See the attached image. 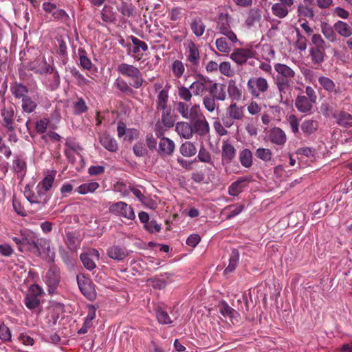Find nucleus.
Returning a JSON list of instances; mask_svg holds the SVG:
<instances>
[{
	"mask_svg": "<svg viewBox=\"0 0 352 352\" xmlns=\"http://www.w3.org/2000/svg\"><path fill=\"white\" fill-rule=\"evenodd\" d=\"M175 109L184 119L190 121L193 134L204 137L209 133L210 126L199 104H188L184 102H177Z\"/></svg>",
	"mask_w": 352,
	"mask_h": 352,
	"instance_id": "f257e3e1",
	"label": "nucleus"
},
{
	"mask_svg": "<svg viewBox=\"0 0 352 352\" xmlns=\"http://www.w3.org/2000/svg\"><path fill=\"white\" fill-rule=\"evenodd\" d=\"M274 69L277 72L275 84L282 98L283 94L292 89L296 74L292 68L283 63H276Z\"/></svg>",
	"mask_w": 352,
	"mask_h": 352,
	"instance_id": "f03ea898",
	"label": "nucleus"
},
{
	"mask_svg": "<svg viewBox=\"0 0 352 352\" xmlns=\"http://www.w3.org/2000/svg\"><path fill=\"white\" fill-rule=\"evenodd\" d=\"M247 88L253 98H261L269 90L270 84L264 77H253L248 80Z\"/></svg>",
	"mask_w": 352,
	"mask_h": 352,
	"instance_id": "7ed1b4c3",
	"label": "nucleus"
},
{
	"mask_svg": "<svg viewBox=\"0 0 352 352\" xmlns=\"http://www.w3.org/2000/svg\"><path fill=\"white\" fill-rule=\"evenodd\" d=\"M44 292L42 288L33 284L30 286L28 293L24 298V304L30 310H35L39 307L41 304V298Z\"/></svg>",
	"mask_w": 352,
	"mask_h": 352,
	"instance_id": "20e7f679",
	"label": "nucleus"
},
{
	"mask_svg": "<svg viewBox=\"0 0 352 352\" xmlns=\"http://www.w3.org/2000/svg\"><path fill=\"white\" fill-rule=\"evenodd\" d=\"M24 195L31 204L38 205L41 209L49 201V196L44 193L41 190L36 187L35 191L32 190L30 186H26L24 190Z\"/></svg>",
	"mask_w": 352,
	"mask_h": 352,
	"instance_id": "39448f33",
	"label": "nucleus"
},
{
	"mask_svg": "<svg viewBox=\"0 0 352 352\" xmlns=\"http://www.w3.org/2000/svg\"><path fill=\"white\" fill-rule=\"evenodd\" d=\"M217 30H218L221 34L225 35L232 43H236L238 41L236 35L230 29V16L228 14L221 13L219 15Z\"/></svg>",
	"mask_w": 352,
	"mask_h": 352,
	"instance_id": "423d86ee",
	"label": "nucleus"
},
{
	"mask_svg": "<svg viewBox=\"0 0 352 352\" xmlns=\"http://www.w3.org/2000/svg\"><path fill=\"white\" fill-rule=\"evenodd\" d=\"M76 279L83 296L89 300H94L96 297V292L91 280L83 274L77 275Z\"/></svg>",
	"mask_w": 352,
	"mask_h": 352,
	"instance_id": "0eeeda50",
	"label": "nucleus"
},
{
	"mask_svg": "<svg viewBox=\"0 0 352 352\" xmlns=\"http://www.w3.org/2000/svg\"><path fill=\"white\" fill-rule=\"evenodd\" d=\"M109 212L116 215H118L126 219L133 220L135 215L133 208L123 201H118L112 204L109 206Z\"/></svg>",
	"mask_w": 352,
	"mask_h": 352,
	"instance_id": "6e6552de",
	"label": "nucleus"
},
{
	"mask_svg": "<svg viewBox=\"0 0 352 352\" xmlns=\"http://www.w3.org/2000/svg\"><path fill=\"white\" fill-rule=\"evenodd\" d=\"M211 80L209 78L199 75L197 80L190 85V89L194 96H203L206 91L208 92Z\"/></svg>",
	"mask_w": 352,
	"mask_h": 352,
	"instance_id": "1a4fd4ad",
	"label": "nucleus"
},
{
	"mask_svg": "<svg viewBox=\"0 0 352 352\" xmlns=\"http://www.w3.org/2000/svg\"><path fill=\"white\" fill-rule=\"evenodd\" d=\"M315 6L314 0H302L297 8V14L300 18L314 19L315 13L314 8Z\"/></svg>",
	"mask_w": 352,
	"mask_h": 352,
	"instance_id": "9d476101",
	"label": "nucleus"
},
{
	"mask_svg": "<svg viewBox=\"0 0 352 352\" xmlns=\"http://www.w3.org/2000/svg\"><path fill=\"white\" fill-rule=\"evenodd\" d=\"M175 150L174 142L168 138H162L158 142L157 153L162 157L172 156Z\"/></svg>",
	"mask_w": 352,
	"mask_h": 352,
	"instance_id": "9b49d317",
	"label": "nucleus"
},
{
	"mask_svg": "<svg viewBox=\"0 0 352 352\" xmlns=\"http://www.w3.org/2000/svg\"><path fill=\"white\" fill-rule=\"evenodd\" d=\"M254 53L252 50L248 48L236 49L230 56V58L237 65H242L245 64L249 58L254 56Z\"/></svg>",
	"mask_w": 352,
	"mask_h": 352,
	"instance_id": "f8f14e48",
	"label": "nucleus"
},
{
	"mask_svg": "<svg viewBox=\"0 0 352 352\" xmlns=\"http://www.w3.org/2000/svg\"><path fill=\"white\" fill-rule=\"evenodd\" d=\"M60 281L59 270L56 267H52L45 275V283L47 285L50 294H52L56 289Z\"/></svg>",
	"mask_w": 352,
	"mask_h": 352,
	"instance_id": "ddd939ff",
	"label": "nucleus"
},
{
	"mask_svg": "<svg viewBox=\"0 0 352 352\" xmlns=\"http://www.w3.org/2000/svg\"><path fill=\"white\" fill-rule=\"evenodd\" d=\"M270 142L278 146H283L287 141V135L283 130L279 127H274L268 132Z\"/></svg>",
	"mask_w": 352,
	"mask_h": 352,
	"instance_id": "4468645a",
	"label": "nucleus"
},
{
	"mask_svg": "<svg viewBox=\"0 0 352 352\" xmlns=\"http://www.w3.org/2000/svg\"><path fill=\"white\" fill-rule=\"evenodd\" d=\"M2 121L1 124L7 130H12L14 122V109L13 106L5 107L1 111Z\"/></svg>",
	"mask_w": 352,
	"mask_h": 352,
	"instance_id": "2eb2a0df",
	"label": "nucleus"
},
{
	"mask_svg": "<svg viewBox=\"0 0 352 352\" xmlns=\"http://www.w3.org/2000/svg\"><path fill=\"white\" fill-rule=\"evenodd\" d=\"M315 103V102L302 95H298L295 100L296 108L299 112L303 113H310Z\"/></svg>",
	"mask_w": 352,
	"mask_h": 352,
	"instance_id": "dca6fc26",
	"label": "nucleus"
},
{
	"mask_svg": "<svg viewBox=\"0 0 352 352\" xmlns=\"http://www.w3.org/2000/svg\"><path fill=\"white\" fill-rule=\"evenodd\" d=\"M187 50V61H188L192 66H198L201 59L198 47L194 42L190 41L188 44Z\"/></svg>",
	"mask_w": 352,
	"mask_h": 352,
	"instance_id": "f3484780",
	"label": "nucleus"
},
{
	"mask_svg": "<svg viewBox=\"0 0 352 352\" xmlns=\"http://www.w3.org/2000/svg\"><path fill=\"white\" fill-rule=\"evenodd\" d=\"M236 151L234 146L227 142H223L221 151V160L222 163L229 164L236 157Z\"/></svg>",
	"mask_w": 352,
	"mask_h": 352,
	"instance_id": "a211bd4d",
	"label": "nucleus"
},
{
	"mask_svg": "<svg viewBox=\"0 0 352 352\" xmlns=\"http://www.w3.org/2000/svg\"><path fill=\"white\" fill-rule=\"evenodd\" d=\"M208 93L217 100L223 101L226 98V91L225 85L214 82L211 80Z\"/></svg>",
	"mask_w": 352,
	"mask_h": 352,
	"instance_id": "6ab92c4d",
	"label": "nucleus"
},
{
	"mask_svg": "<svg viewBox=\"0 0 352 352\" xmlns=\"http://www.w3.org/2000/svg\"><path fill=\"white\" fill-rule=\"evenodd\" d=\"M107 255L113 260L122 261L128 255V251L122 245H113L108 248Z\"/></svg>",
	"mask_w": 352,
	"mask_h": 352,
	"instance_id": "aec40b11",
	"label": "nucleus"
},
{
	"mask_svg": "<svg viewBox=\"0 0 352 352\" xmlns=\"http://www.w3.org/2000/svg\"><path fill=\"white\" fill-rule=\"evenodd\" d=\"M100 144L107 151L115 153L118 150L117 141L107 133H102L99 138Z\"/></svg>",
	"mask_w": 352,
	"mask_h": 352,
	"instance_id": "412c9836",
	"label": "nucleus"
},
{
	"mask_svg": "<svg viewBox=\"0 0 352 352\" xmlns=\"http://www.w3.org/2000/svg\"><path fill=\"white\" fill-rule=\"evenodd\" d=\"M219 311L224 317H228L232 322L237 321L239 316V313L232 309L226 301H221L219 305Z\"/></svg>",
	"mask_w": 352,
	"mask_h": 352,
	"instance_id": "4be33fe9",
	"label": "nucleus"
},
{
	"mask_svg": "<svg viewBox=\"0 0 352 352\" xmlns=\"http://www.w3.org/2000/svg\"><path fill=\"white\" fill-rule=\"evenodd\" d=\"M95 256L97 259L99 258L100 254L98 250L93 249L89 253H82L80 254V260L83 263L85 267L88 270H92L96 267V263L92 260L90 256Z\"/></svg>",
	"mask_w": 352,
	"mask_h": 352,
	"instance_id": "5701e85b",
	"label": "nucleus"
},
{
	"mask_svg": "<svg viewBox=\"0 0 352 352\" xmlns=\"http://www.w3.org/2000/svg\"><path fill=\"white\" fill-rule=\"evenodd\" d=\"M249 179L246 177H241L236 182L232 183L228 187V194L230 196L236 197L239 195L245 186V183Z\"/></svg>",
	"mask_w": 352,
	"mask_h": 352,
	"instance_id": "b1692460",
	"label": "nucleus"
},
{
	"mask_svg": "<svg viewBox=\"0 0 352 352\" xmlns=\"http://www.w3.org/2000/svg\"><path fill=\"white\" fill-rule=\"evenodd\" d=\"M175 131L182 138L190 139L193 136L192 125L187 122H179L176 124Z\"/></svg>",
	"mask_w": 352,
	"mask_h": 352,
	"instance_id": "393cba45",
	"label": "nucleus"
},
{
	"mask_svg": "<svg viewBox=\"0 0 352 352\" xmlns=\"http://www.w3.org/2000/svg\"><path fill=\"white\" fill-rule=\"evenodd\" d=\"M333 118H336V123L343 128H349L352 126V115L346 111H341L334 114Z\"/></svg>",
	"mask_w": 352,
	"mask_h": 352,
	"instance_id": "a878e982",
	"label": "nucleus"
},
{
	"mask_svg": "<svg viewBox=\"0 0 352 352\" xmlns=\"http://www.w3.org/2000/svg\"><path fill=\"white\" fill-rule=\"evenodd\" d=\"M318 82L320 86L329 93H333L334 94H338L340 93L339 87L336 86L335 82L328 77H319Z\"/></svg>",
	"mask_w": 352,
	"mask_h": 352,
	"instance_id": "bb28decb",
	"label": "nucleus"
},
{
	"mask_svg": "<svg viewBox=\"0 0 352 352\" xmlns=\"http://www.w3.org/2000/svg\"><path fill=\"white\" fill-rule=\"evenodd\" d=\"M226 113L234 120H241L244 117V107L239 106L236 102L231 103L227 107Z\"/></svg>",
	"mask_w": 352,
	"mask_h": 352,
	"instance_id": "cd10ccee",
	"label": "nucleus"
},
{
	"mask_svg": "<svg viewBox=\"0 0 352 352\" xmlns=\"http://www.w3.org/2000/svg\"><path fill=\"white\" fill-rule=\"evenodd\" d=\"M37 248L41 256L48 261L54 260L55 253L51 250L49 243H34Z\"/></svg>",
	"mask_w": 352,
	"mask_h": 352,
	"instance_id": "c85d7f7f",
	"label": "nucleus"
},
{
	"mask_svg": "<svg viewBox=\"0 0 352 352\" xmlns=\"http://www.w3.org/2000/svg\"><path fill=\"white\" fill-rule=\"evenodd\" d=\"M300 128L305 136H309L317 131L318 122L313 119H306L302 122Z\"/></svg>",
	"mask_w": 352,
	"mask_h": 352,
	"instance_id": "c756f323",
	"label": "nucleus"
},
{
	"mask_svg": "<svg viewBox=\"0 0 352 352\" xmlns=\"http://www.w3.org/2000/svg\"><path fill=\"white\" fill-rule=\"evenodd\" d=\"M10 91L12 95L18 99L23 100V98L28 97L27 95L29 89L28 88L19 82H14L10 87Z\"/></svg>",
	"mask_w": 352,
	"mask_h": 352,
	"instance_id": "7c9ffc66",
	"label": "nucleus"
},
{
	"mask_svg": "<svg viewBox=\"0 0 352 352\" xmlns=\"http://www.w3.org/2000/svg\"><path fill=\"white\" fill-rule=\"evenodd\" d=\"M261 19V10L257 8H252L249 11L248 14V16L245 20V25L248 28H250L254 26L256 24L258 23Z\"/></svg>",
	"mask_w": 352,
	"mask_h": 352,
	"instance_id": "2f4dec72",
	"label": "nucleus"
},
{
	"mask_svg": "<svg viewBox=\"0 0 352 352\" xmlns=\"http://www.w3.org/2000/svg\"><path fill=\"white\" fill-rule=\"evenodd\" d=\"M113 86L120 92L127 96H131L135 93L133 89V87L130 85V83L128 84V82L122 78H118L115 80Z\"/></svg>",
	"mask_w": 352,
	"mask_h": 352,
	"instance_id": "473e14b6",
	"label": "nucleus"
},
{
	"mask_svg": "<svg viewBox=\"0 0 352 352\" xmlns=\"http://www.w3.org/2000/svg\"><path fill=\"white\" fill-rule=\"evenodd\" d=\"M324 49L311 47L309 49V56L312 63L316 65H321L324 60Z\"/></svg>",
	"mask_w": 352,
	"mask_h": 352,
	"instance_id": "72a5a7b5",
	"label": "nucleus"
},
{
	"mask_svg": "<svg viewBox=\"0 0 352 352\" xmlns=\"http://www.w3.org/2000/svg\"><path fill=\"white\" fill-rule=\"evenodd\" d=\"M239 160L242 166L250 168L253 164V156L251 151L243 148L239 152Z\"/></svg>",
	"mask_w": 352,
	"mask_h": 352,
	"instance_id": "f704fd0d",
	"label": "nucleus"
},
{
	"mask_svg": "<svg viewBox=\"0 0 352 352\" xmlns=\"http://www.w3.org/2000/svg\"><path fill=\"white\" fill-rule=\"evenodd\" d=\"M78 54L79 56L80 66L84 69L90 71L94 67V64L87 56V53L85 50L82 47L78 48Z\"/></svg>",
	"mask_w": 352,
	"mask_h": 352,
	"instance_id": "c9c22d12",
	"label": "nucleus"
},
{
	"mask_svg": "<svg viewBox=\"0 0 352 352\" xmlns=\"http://www.w3.org/2000/svg\"><path fill=\"white\" fill-rule=\"evenodd\" d=\"M333 28L340 36L349 37L352 35V28L342 21H338L333 25Z\"/></svg>",
	"mask_w": 352,
	"mask_h": 352,
	"instance_id": "e433bc0d",
	"label": "nucleus"
},
{
	"mask_svg": "<svg viewBox=\"0 0 352 352\" xmlns=\"http://www.w3.org/2000/svg\"><path fill=\"white\" fill-rule=\"evenodd\" d=\"M45 83L47 88L50 91L57 89L60 83V78L58 72H55L53 74L49 75L45 79Z\"/></svg>",
	"mask_w": 352,
	"mask_h": 352,
	"instance_id": "4c0bfd02",
	"label": "nucleus"
},
{
	"mask_svg": "<svg viewBox=\"0 0 352 352\" xmlns=\"http://www.w3.org/2000/svg\"><path fill=\"white\" fill-rule=\"evenodd\" d=\"M116 70L120 75L125 78H128L129 76L133 75L140 69L133 65L122 63L118 65Z\"/></svg>",
	"mask_w": 352,
	"mask_h": 352,
	"instance_id": "58836bf2",
	"label": "nucleus"
},
{
	"mask_svg": "<svg viewBox=\"0 0 352 352\" xmlns=\"http://www.w3.org/2000/svg\"><path fill=\"white\" fill-rule=\"evenodd\" d=\"M239 261V253L237 250H232L230 258H229V264L227 267L224 270V273L228 274L229 273L233 272L236 266L238 265Z\"/></svg>",
	"mask_w": 352,
	"mask_h": 352,
	"instance_id": "ea45409f",
	"label": "nucleus"
},
{
	"mask_svg": "<svg viewBox=\"0 0 352 352\" xmlns=\"http://www.w3.org/2000/svg\"><path fill=\"white\" fill-rule=\"evenodd\" d=\"M161 120H159L161 124H163L165 128H171L175 124V118L171 113L170 108L162 110Z\"/></svg>",
	"mask_w": 352,
	"mask_h": 352,
	"instance_id": "a19ab883",
	"label": "nucleus"
},
{
	"mask_svg": "<svg viewBox=\"0 0 352 352\" xmlns=\"http://www.w3.org/2000/svg\"><path fill=\"white\" fill-rule=\"evenodd\" d=\"M168 100V92L166 89H162L159 91L157 100H156V107L158 110H163L168 109L167 106Z\"/></svg>",
	"mask_w": 352,
	"mask_h": 352,
	"instance_id": "79ce46f5",
	"label": "nucleus"
},
{
	"mask_svg": "<svg viewBox=\"0 0 352 352\" xmlns=\"http://www.w3.org/2000/svg\"><path fill=\"white\" fill-rule=\"evenodd\" d=\"M55 178V174H49L46 175L36 187L41 190L44 193L47 194L48 190L52 188Z\"/></svg>",
	"mask_w": 352,
	"mask_h": 352,
	"instance_id": "37998d69",
	"label": "nucleus"
},
{
	"mask_svg": "<svg viewBox=\"0 0 352 352\" xmlns=\"http://www.w3.org/2000/svg\"><path fill=\"white\" fill-rule=\"evenodd\" d=\"M100 185L98 182H92L89 183H84L81 185H80L76 190V192H78L79 194L81 195H85L89 192H94L96 191Z\"/></svg>",
	"mask_w": 352,
	"mask_h": 352,
	"instance_id": "c03bdc74",
	"label": "nucleus"
},
{
	"mask_svg": "<svg viewBox=\"0 0 352 352\" xmlns=\"http://www.w3.org/2000/svg\"><path fill=\"white\" fill-rule=\"evenodd\" d=\"M127 78L131 80L130 85L135 89L140 88L145 82L140 70H138L133 75L129 76Z\"/></svg>",
	"mask_w": 352,
	"mask_h": 352,
	"instance_id": "a18cd8bd",
	"label": "nucleus"
},
{
	"mask_svg": "<svg viewBox=\"0 0 352 352\" xmlns=\"http://www.w3.org/2000/svg\"><path fill=\"white\" fill-rule=\"evenodd\" d=\"M289 7L276 3L272 6V12L273 14L278 18H285L289 13Z\"/></svg>",
	"mask_w": 352,
	"mask_h": 352,
	"instance_id": "49530a36",
	"label": "nucleus"
},
{
	"mask_svg": "<svg viewBox=\"0 0 352 352\" xmlns=\"http://www.w3.org/2000/svg\"><path fill=\"white\" fill-rule=\"evenodd\" d=\"M333 27H331L327 23L321 24V32L324 37L330 42L333 43L336 41V34L334 32Z\"/></svg>",
	"mask_w": 352,
	"mask_h": 352,
	"instance_id": "de8ad7c7",
	"label": "nucleus"
},
{
	"mask_svg": "<svg viewBox=\"0 0 352 352\" xmlns=\"http://www.w3.org/2000/svg\"><path fill=\"white\" fill-rule=\"evenodd\" d=\"M180 153L184 157H192L197 153V148L194 143L186 142L180 146Z\"/></svg>",
	"mask_w": 352,
	"mask_h": 352,
	"instance_id": "09e8293b",
	"label": "nucleus"
},
{
	"mask_svg": "<svg viewBox=\"0 0 352 352\" xmlns=\"http://www.w3.org/2000/svg\"><path fill=\"white\" fill-rule=\"evenodd\" d=\"M215 100L216 99L210 94L203 97V105L208 112L212 113L218 109L219 104L216 103Z\"/></svg>",
	"mask_w": 352,
	"mask_h": 352,
	"instance_id": "8fccbe9b",
	"label": "nucleus"
},
{
	"mask_svg": "<svg viewBox=\"0 0 352 352\" xmlns=\"http://www.w3.org/2000/svg\"><path fill=\"white\" fill-rule=\"evenodd\" d=\"M72 76L76 80V84L80 87L89 85L91 82L87 79L76 67L70 69Z\"/></svg>",
	"mask_w": 352,
	"mask_h": 352,
	"instance_id": "3c124183",
	"label": "nucleus"
},
{
	"mask_svg": "<svg viewBox=\"0 0 352 352\" xmlns=\"http://www.w3.org/2000/svg\"><path fill=\"white\" fill-rule=\"evenodd\" d=\"M177 94L179 98L184 100L183 102L186 104L191 101L193 96V94L190 90V87H186L185 86H180L177 88Z\"/></svg>",
	"mask_w": 352,
	"mask_h": 352,
	"instance_id": "603ef678",
	"label": "nucleus"
},
{
	"mask_svg": "<svg viewBox=\"0 0 352 352\" xmlns=\"http://www.w3.org/2000/svg\"><path fill=\"white\" fill-rule=\"evenodd\" d=\"M190 28L192 32L198 37L202 36L205 31V25L200 19H194L191 24Z\"/></svg>",
	"mask_w": 352,
	"mask_h": 352,
	"instance_id": "864d4df0",
	"label": "nucleus"
},
{
	"mask_svg": "<svg viewBox=\"0 0 352 352\" xmlns=\"http://www.w3.org/2000/svg\"><path fill=\"white\" fill-rule=\"evenodd\" d=\"M22 100V109L24 112L31 113L35 111L37 104L30 96L23 98Z\"/></svg>",
	"mask_w": 352,
	"mask_h": 352,
	"instance_id": "5fc2aeb1",
	"label": "nucleus"
},
{
	"mask_svg": "<svg viewBox=\"0 0 352 352\" xmlns=\"http://www.w3.org/2000/svg\"><path fill=\"white\" fill-rule=\"evenodd\" d=\"M255 156L265 162L271 161L273 153L269 148H258L255 151Z\"/></svg>",
	"mask_w": 352,
	"mask_h": 352,
	"instance_id": "6e6d98bb",
	"label": "nucleus"
},
{
	"mask_svg": "<svg viewBox=\"0 0 352 352\" xmlns=\"http://www.w3.org/2000/svg\"><path fill=\"white\" fill-rule=\"evenodd\" d=\"M228 92L232 100L238 102L241 100L242 91L234 83L228 85Z\"/></svg>",
	"mask_w": 352,
	"mask_h": 352,
	"instance_id": "4d7b16f0",
	"label": "nucleus"
},
{
	"mask_svg": "<svg viewBox=\"0 0 352 352\" xmlns=\"http://www.w3.org/2000/svg\"><path fill=\"white\" fill-rule=\"evenodd\" d=\"M53 19L56 21H61L67 25H69L70 18L68 14L63 10L57 8L52 14Z\"/></svg>",
	"mask_w": 352,
	"mask_h": 352,
	"instance_id": "13d9d810",
	"label": "nucleus"
},
{
	"mask_svg": "<svg viewBox=\"0 0 352 352\" xmlns=\"http://www.w3.org/2000/svg\"><path fill=\"white\" fill-rule=\"evenodd\" d=\"M197 158L201 162L208 163L211 165L213 164V162L212 160V157L210 153L204 147V146H201L199 148Z\"/></svg>",
	"mask_w": 352,
	"mask_h": 352,
	"instance_id": "bf43d9fd",
	"label": "nucleus"
},
{
	"mask_svg": "<svg viewBox=\"0 0 352 352\" xmlns=\"http://www.w3.org/2000/svg\"><path fill=\"white\" fill-rule=\"evenodd\" d=\"M156 317L158 322L162 324H169L172 320L166 310L162 308H158L156 311Z\"/></svg>",
	"mask_w": 352,
	"mask_h": 352,
	"instance_id": "052dcab7",
	"label": "nucleus"
},
{
	"mask_svg": "<svg viewBox=\"0 0 352 352\" xmlns=\"http://www.w3.org/2000/svg\"><path fill=\"white\" fill-rule=\"evenodd\" d=\"M185 71L184 63L179 60H174L172 64V72L177 78H180Z\"/></svg>",
	"mask_w": 352,
	"mask_h": 352,
	"instance_id": "680f3d73",
	"label": "nucleus"
},
{
	"mask_svg": "<svg viewBox=\"0 0 352 352\" xmlns=\"http://www.w3.org/2000/svg\"><path fill=\"white\" fill-rule=\"evenodd\" d=\"M88 107L83 98H79L74 102V112L76 115H79L86 112Z\"/></svg>",
	"mask_w": 352,
	"mask_h": 352,
	"instance_id": "e2e57ef3",
	"label": "nucleus"
},
{
	"mask_svg": "<svg viewBox=\"0 0 352 352\" xmlns=\"http://www.w3.org/2000/svg\"><path fill=\"white\" fill-rule=\"evenodd\" d=\"M217 49L221 53L228 54L231 47L223 37L217 38L215 41Z\"/></svg>",
	"mask_w": 352,
	"mask_h": 352,
	"instance_id": "0e129e2a",
	"label": "nucleus"
},
{
	"mask_svg": "<svg viewBox=\"0 0 352 352\" xmlns=\"http://www.w3.org/2000/svg\"><path fill=\"white\" fill-rule=\"evenodd\" d=\"M287 120L289 122L292 133L294 134L298 133L299 122L298 118L295 115L292 114L287 116Z\"/></svg>",
	"mask_w": 352,
	"mask_h": 352,
	"instance_id": "69168bd1",
	"label": "nucleus"
},
{
	"mask_svg": "<svg viewBox=\"0 0 352 352\" xmlns=\"http://www.w3.org/2000/svg\"><path fill=\"white\" fill-rule=\"evenodd\" d=\"M134 154L137 157H143L148 153V151L143 142H136L133 147Z\"/></svg>",
	"mask_w": 352,
	"mask_h": 352,
	"instance_id": "338daca9",
	"label": "nucleus"
},
{
	"mask_svg": "<svg viewBox=\"0 0 352 352\" xmlns=\"http://www.w3.org/2000/svg\"><path fill=\"white\" fill-rule=\"evenodd\" d=\"M219 69L221 74H222L223 75H224L226 76L230 77L233 75V71L231 68V65L228 61L222 62L219 65Z\"/></svg>",
	"mask_w": 352,
	"mask_h": 352,
	"instance_id": "774afa93",
	"label": "nucleus"
}]
</instances>
